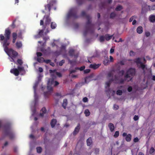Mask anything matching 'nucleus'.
Here are the masks:
<instances>
[{
    "label": "nucleus",
    "instance_id": "obj_18",
    "mask_svg": "<svg viewBox=\"0 0 155 155\" xmlns=\"http://www.w3.org/2000/svg\"><path fill=\"white\" fill-rule=\"evenodd\" d=\"M150 21L151 22H155V15H151L149 17Z\"/></svg>",
    "mask_w": 155,
    "mask_h": 155
},
{
    "label": "nucleus",
    "instance_id": "obj_20",
    "mask_svg": "<svg viewBox=\"0 0 155 155\" xmlns=\"http://www.w3.org/2000/svg\"><path fill=\"white\" fill-rule=\"evenodd\" d=\"M92 138L90 137L87 140V143L88 146H90L92 143Z\"/></svg>",
    "mask_w": 155,
    "mask_h": 155
},
{
    "label": "nucleus",
    "instance_id": "obj_47",
    "mask_svg": "<svg viewBox=\"0 0 155 155\" xmlns=\"http://www.w3.org/2000/svg\"><path fill=\"white\" fill-rule=\"evenodd\" d=\"M64 63L65 60H62L59 62V65L60 66H62Z\"/></svg>",
    "mask_w": 155,
    "mask_h": 155
},
{
    "label": "nucleus",
    "instance_id": "obj_4",
    "mask_svg": "<svg viewBox=\"0 0 155 155\" xmlns=\"http://www.w3.org/2000/svg\"><path fill=\"white\" fill-rule=\"evenodd\" d=\"M50 12H49L48 15H45L43 18V20L40 21V25H43V27L44 29L47 28L48 25H49L51 22V18L50 17Z\"/></svg>",
    "mask_w": 155,
    "mask_h": 155
},
{
    "label": "nucleus",
    "instance_id": "obj_7",
    "mask_svg": "<svg viewBox=\"0 0 155 155\" xmlns=\"http://www.w3.org/2000/svg\"><path fill=\"white\" fill-rule=\"evenodd\" d=\"M67 17L68 18L71 17H72L74 18H78V16L77 15V11L74 8L71 9L68 13Z\"/></svg>",
    "mask_w": 155,
    "mask_h": 155
},
{
    "label": "nucleus",
    "instance_id": "obj_61",
    "mask_svg": "<svg viewBox=\"0 0 155 155\" xmlns=\"http://www.w3.org/2000/svg\"><path fill=\"white\" fill-rule=\"evenodd\" d=\"M135 17L134 16H133L131 17L129 19V21L130 22H131L133 20H134V18H135Z\"/></svg>",
    "mask_w": 155,
    "mask_h": 155
},
{
    "label": "nucleus",
    "instance_id": "obj_13",
    "mask_svg": "<svg viewBox=\"0 0 155 155\" xmlns=\"http://www.w3.org/2000/svg\"><path fill=\"white\" fill-rule=\"evenodd\" d=\"M108 127L111 132H112L114 130L115 127L113 124L112 123H110L108 125Z\"/></svg>",
    "mask_w": 155,
    "mask_h": 155
},
{
    "label": "nucleus",
    "instance_id": "obj_62",
    "mask_svg": "<svg viewBox=\"0 0 155 155\" xmlns=\"http://www.w3.org/2000/svg\"><path fill=\"white\" fill-rule=\"evenodd\" d=\"M44 32V30L43 29L40 30L38 34L41 35H42Z\"/></svg>",
    "mask_w": 155,
    "mask_h": 155
},
{
    "label": "nucleus",
    "instance_id": "obj_37",
    "mask_svg": "<svg viewBox=\"0 0 155 155\" xmlns=\"http://www.w3.org/2000/svg\"><path fill=\"white\" fill-rule=\"evenodd\" d=\"M77 1L78 4L79 5H81L83 3L84 0H77Z\"/></svg>",
    "mask_w": 155,
    "mask_h": 155
},
{
    "label": "nucleus",
    "instance_id": "obj_30",
    "mask_svg": "<svg viewBox=\"0 0 155 155\" xmlns=\"http://www.w3.org/2000/svg\"><path fill=\"white\" fill-rule=\"evenodd\" d=\"M54 82V79L53 78L49 79L48 81V84L49 85L50 84H53Z\"/></svg>",
    "mask_w": 155,
    "mask_h": 155
},
{
    "label": "nucleus",
    "instance_id": "obj_56",
    "mask_svg": "<svg viewBox=\"0 0 155 155\" xmlns=\"http://www.w3.org/2000/svg\"><path fill=\"white\" fill-rule=\"evenodd\" d=\"M51 61V60L49 59L45 60L44 62H45L46 64H48L50 63V62Z\"/></svg>",
    "mask_w": 155,
    "mask_h": 155
},
{
    "label": "nucleus",
    "instance_id": "obj_35",
    "mask_svg": "<svg viewBox=\"0 0 155 155\" xmlns=\"http://www.w3.org/2000/svg\"><path fill=\"white\" fill-rule=\"evenodd\" d=\"M122 91L120 90H118L116 92V94L118 95H121L122 94Z\"/></svg>",
    "mask_w": 155,
    "mask_h": 155
},
{
    "label": "nucleus",
    "instance_id": "obj_24",
    "mask_svg": "<svg viewBox=\"0 0 155 155\" xmlns=\"http://www.w3.org/2000/svg\"><path fill=\"white\" fill-rule=\"evenodd\" d=\"M67 104V100L66 99H64L63 100V103L62 104L63 107L65 109Z\"/></svg>",
    "mask_w": 155,
    "mask_h": 155
},
{
    "label": "nucleus",
    "instance_id": "obj_55",
    "mask_svg": "<svg viewBox=\"0 0 155 155\" xmlns=\"http://www.w3.org/2000/svg\"><path fill=\"white\" fill-rule=\"evenodd\" d=\"M90 71V70L89 69H87L84 71V74H87L89 73Z\"/></svg>",
    "mask_w": 155,
    "mask_h": 155
},
{
    "label": "nucleus",
    "instance_id": "obj_16",
    "mask_svg": "<svg viewBox=\"0 0 155 155\" xmlns=\"http://www.w3.org/2000/svg\"><path fill=\"white\" fill-rule=\"evenodd\" d=\"M57 122V120L55 119H53L51 120L50 124L51 127L52 128H53L54 127Z\"/></svg>",
    "mask_w": 155,
    "mask_h": 155
},
{
    "label": "nucleus",
    "instance_id": "obj_14",
    "mask_svg": "<svg viewBox=\"0 0 155 155\" xmlns=\"http://www.w3.org/2000/svg\"><path fill=\"white\" fill-rule=\"evenodd\" d=\"M46 108L45 107H43L41 110V111L42 112V113H41L40 114V116L41 117H43L44 114L46 113Z\"/></svg>",
    "mask_w": 155,
    "mask_h": 155
},
{
    "label": "nucleus",
    "instance_id": "obj_53",
    "mask_svg": "<svg viewBox=\"0 0 155 155\" xmlns=\"http://www.w3.org/2000/svg\"><path fill=\"white\" fill-rule=\"evenodd\" d=\"M56 74L58 77H62V74L60 72H56Z\"/></svg>",
    "mask_w": 155,
    "mask_h": 155
},
{
    "label": "nucleus",
    "instance_id": "obj_44",
    "mask_svg": "<svg viewBox=\"0 0 155 155\" xmlns=\"http://www.w3.org/2000/svg\"><path fill=\"white\" fill-rule=\"evenodd\" d=\"M69 61L70 64L72 65H74L76 63V61H75L69 60Z\"/></svg>",
    "mask_w": 155,
    "mask_h": 155
},
{
    "label": "nucleus",
    "instance_id": "obj_10",
    "mask_svg": "<svg viewBox=\"0 0 155 155\" xmlns=\"http://www.w3.org/2000/svg\"><path fill=\"white\" fill-rule=\"evenodd\" d=\"M12 43L14 44L17 38V34L16 32H13L12 34Z\"/></svg>",
    "mask_w": 155,
    "mask_h": 155
},
{
    "label": "nucleus",
    "instance_id": "obj_51",
    "mask_svg": "<svg viewBox=\"0 0 155 155\" xmlns=\"http://www.w3.org/2000/svg\"><path fill=\"white\" fill-rule=\"evenodd\" d=\"M114 109L116 110L118 109L119 108V106H118L116 105V104H114Z\"/></svg>",
    "mask_w": 155,
    "mask_h": 155
},
{
    "label": "nucleus",
    "instance_id": "obj_41",
    "mask_svg": "<svg viewBox=\"0 0 155 155\" xmlns=\"http://www.w3.org/2000/svg\"><path fill=\"white\" fill-rule=\"evenodd\" d=\"M105 2H102L100 4L99 6L101 7L102 8H105Z\"/></svg>",
    "mask_w": 155,
    "mask_h": 155
},
{
    "label": "nucleus",
    "instance_id": "obj_38",
    "mask_svg": "<svg viewBox=\"0 0 155 155\" xmlns=\"http://www.w3.org/2000/svg\"><path fill=\"white\" fill-rule=\"evenodd\" d=\"M17 62L18 64H19L20 65H22L23 63V62L22 60L20 59H18L17 61Z\"/></svg>",
    "mask_w": 155,
    "mask_h": 155
},
{
    "label": "nucleus",
    "instance_id": "obj_39",
    "mask_svg": "<svg viewBox=\"0 0 155 155\" xmlns=\"http://www.w3.org/2000/svg\"><path fill=\"white\" fill-rule=\"evenodd\" d=\"M16 21V19L14 20L12 22V24L11 25V27H12L13 28H15V23Z\"/></svg>",
    "mask_w": 155,
    "mask_h": 155
},
{
    "label": "nucleus",
    "instance_id": "obj_54",
    "mask_svg": "<svg viewBox=\"0 0 155 155\" xmlns=\"http://www.w3.org/2000/svg\"><path fill=\"white\" fill-rule=\"evenodd\" d=\"M113 74L111 72H109L108 74V77L109 78L112 77L113 76Z\"/></svg>",
    "mask_w": 155,
    "mask_h": 155
},
{
    "label": "nucleus",
    "instance_id": "obj_64",
    "mask_svg": "<svg viewBox=\"0 0 155 155\" xmlns=\"http://www.w3.org/2000/svg\"><path fill=\"white\" fill-rule=\"evenodd\" d=\"M124 62L125 61L124 60H122L120 61L119 63L120 65H124Z\"/></svg>",
    "mask_w": 155,
    "mask_h": 155
},
{
    "label": "nucleus",
    "instance_id": "obj_34",
    "mask_svg": "<svg viewBox=\"0 0 155 155\" xmlns=\"http://www.w3.org/2000/svg\"><path fill=\"white\" fill-rule=\"evenodd\" d=\"M122 9V7L121 5H119L117 6L115 8V10L117 11H120Z\"/></svg>",
    "mask_w": 155,
    "mask_h": 155
},
{
    "label": "nucleus",
    "instance_id": "obj_11",
    "mask_svg": "<svg viewBox=\"0 0 155 155\" xmlns=\"http://www.w3.org/2000/svg\"><path fill=\"white\" fill-rule=\"evenodd\" d=\"M101 64H91L90 65V68L93 69H96L98 68L101 65Z\"/></svg>",
    "mask_w": 155,
    "mask_h": 155
},
{
    "label": "nucleus",
    "instance_id": "obj_9",
    "mask_svg": "<svg viewBox=\"0 0 155 155\" xmlns=\"http://www.w3.org/2000/svg\"><path fill=\"white\" fill-rule=\"evenodd\" d=\"M80 129V124H78L77 127L75 128L74 131H73V134L74 135H75L77 134L79 131Z\"/></svg>",
    "mask_w": 155,
    "mask_h": 155
},
{
    "label": "nucleus",
    "instance_id": "obj_63",
    "mask_svg": "<svg viewBox=\"0 0 155 155\" xmlns=\"http://www.w3.org/2000/svg\"><path fill=\"white\" fill-rule=\"evenodd\" d=\"M65 46L64 45H62L61 47V51H62L63 50H65Z\"/></svg>",
    "mask_w": 155,
    "mask_h": 155
},
{
    "label": "nucleus",
    "instance_id": "obj_3",
    "mask_svg": "<svg viewBox=\"0 0 155 155\" xmlns=\"http://www.w3.org/2000/svg\"><path fill=\"white\" fill-rule=\"evenodd\" d=\"M3 133L5 136H8L10 139L15 137V134L12 129L11 124L9 122L5 123L3 126Z\"/></svg>",
    "mask_w": 155,
    "mask_h": 155
},
{
    "label": "nucleus",
    "instance_id": "obj_27",
    "mask_svg": "<svg viewBox=\"0 0 155 155\" xmlns=\"http://www.w3.org/2000/svg\"><path fill=\"white\" fill-rule=\"evenodd\" d=\"M116 14L114 12H111L110 15V18L113 19L116 17Z\"/></svg>",
    "mask_w": 155,
    "mask_h": 155
},
{
    "label": "nucleus",
    "instance_id": "obj_46",
    "mask_svg": "<svg viewBox=\"0 0 155 155\" xmlns=\"http://www.w3.org/2000/svg\"><path fill=\"white\" fill-rule=\"evenodd\" d=\"M18 70L19 72L24 70V68L23 67H21L20 66L18 67Z\"/></svg>",
    "mask_w": 155,
    "mask_h": 155
},
{
    "label": "nucleus",
    "instance_id": "obj_6",
    "mask_svg": "<svg viewBox=\"0 0 155 155\" xmlns=\"http://www.w3.org/2000/svg\"><path fill=\"white\" fill-rule=\"evenodd\" d=\"M47 2L48 3L45 5V9L46 10H48L49 12H50L51 7L55 5L56 3V0H47Z\"/></svg>",
    "mask_w": 155,
    "mask_h": 155
},
{
    "label": "nucleus",
    "instance_id": "obj_2",
    "mask_svg": "<svg viewBox=\"0 0 155 155\" xmlns=\"http://www.w3.org/2000/svg\"><path fill=\"white\" fill-rule=\"evenodd\" d=\"M81 15L82 17L86 16L87 20L85 25V30L83 33L84 35L85 36H86L88 31L91 34H93L94 32L93 29L94 25L91 23V18L89 15H86V12L84 11H82L81 12Z\"/></svg>",
    "mask_w": 155,
    "mask_h": 155
},
{
    "label": "nucleus",
    "instance_id": "obj_1",
    "mask_svg": "<svg viewBox=\"0 0 155 155\" xmlns=\"http://www.w3.org/2000/svg\"><path fill=\"white\" fill-rule=\"evenodd\" d=\"M11 31L9 28H6L4 35H0V42L4 48L5 51L9 56L15 58L18 54V53L12 48H9L8 46L10 44V39Z\"/></svg>",
    "mask_w": 155,
    "mask_h": 155
},
{
    "label": "nucleus",
    "instance_id": "obj_49",
    "mask_svg": "<svg viewBox=\"0 0 155 155\" xmlns=\"http://www.w3.org/2000/svg\"><path fill=\"white\" fill-rule=\"evenodd\" d=\"M109 62V60H106L104 61L103 63L104 65H107L108 64Z\"/></svg>",
    "mask_w": 155,
    "mask_h": 155
},
{
    "label": "nucleus",
    "instance_id": "obj_19",
    "mask_svg": "<svg viewBox=\"0 0 155 155\" xmlns=\"http://www.w3.org/2000/svg\"><path fill=\"white\" fill-rule=\"evenodd\" d=\"M132 136L130 134H128L125 137V140L127 142H130Z\"/></svg>",
    "mask_w": 155,
    "mask_h": 155
},
{
    "label": "nucleus",
    "instance_id": "obj_33",
    "mask_svg": "<svg viewBox=\"0 0 155 155\" xmlns=\"http://www.w3.org/2000/svg\"><path fill=\"white\" fill-rule=\"evenodd\" d=\"M105 37L104 36H101L99 38V41L101 42H103L104 41Z\"/></svg>",
    "mask_w": 155,
    "mask_h": 155
},
{
    "label": "nucleus",
    "instance_id": "obj_12",
    "mask_svg": "<svg viewBox=\"0 0 155 155\" xmlns=\"http://www.w3.org/2000/svg\"><path fill=\"white\" fill-rule=\"evenodd\" d=\"M69 55L71 56H74V58H77L78 56V54L74 55V50L73 49H70L68 52Z\"/></svg>",
    "mask_w": 155,
    "mask_h": 155
},
{
    "label": "nucleus",
    "instance_id": "obj_26",
    "mask_svg": "<svg viewBox=\"0 0 155 155\" xmlns=\"http://www.w3.org/2000/svg\"><path fill=\"white\" fill-rule=\"evenodd\" d=\"M84 114H85V116L87 117L89 116L90 114V112L89 110L88 109L85 110L84 111Z\"/></svg>",
    "mask_w": 155,
    "mask_h": 155
},
{
    "label": "nucleus",
    "instance_id": "obj_36",
    "mask_svg": "<svg viewBox=\"0 0 155 155\" xmlns=\"http://www.w3.org/2000/svg\"><path fill=\"white\" fill-rule=\"evenodd\" d=\"M50 95L49 92H44V96L45 98L48 97Z\"/></svg>",
    "mask_w": 155,
    "mask_h": 155
},
{
    "label": "nucleus",
    "instance_id": "obj_32",
    "mask_svg": "<svg viewBox=\"0 0 155 155\" xmlns=\"http://www.w3.org/2000/svg\"><path fill=\"white\" fill-rule=\"evenodd\" d=\"M155 150L154 148L152 147L150 148L149 150V153L150 154H151L155 152Z\"/></svg>",
    "mask_w": 155,
    "mask_h": 155
},
{
    "label": "nucleus",
    "instance_id": "obj_50",
    "mask_svg": "<svg viewBox=\"0 0 155 155\" xmlns=\"http://www.w3.org/2000/svg\"><path fill=\"white\" fill-rule=\"evenodd\" d=\"M85 68V66H84L80 67L79 68H76V69L78 68V69H79L81 71H82L84 70Z\"/></svg>",
    "mask_w": 155,
    "mask_h": 155
},
{
    "label": "nucleus",
    "instance_id": "obj_52",
    "mask_svg": "<svg viewBox=\"0 0 155 155\" xmlns=\"http://www.w3.org/2000/svg\"><path fill=\"white\" fill-rule=\"evenodd\" d=\"M83 101L84 102H87L88 101V98L87 97H84L83 99Z\"/></svg>",
    "mask_w": 155,
    "mask_h": 155
},
{
    "label": "nucleus",
    "instance_id": "obj_15",
    "mask_svg": "<svg viewBox=\"0 0 155 155\" xmlns=\"http://www.w3.org/2000/svg\"><path fill=\"white\" fill-rule=\"evenodd\" d=\"M134 61L136 63L137 66H139V64H140L142 62L141 61V59L138 58L134 59Z\"/></svg>",
    "mask_w": 155,
    "mask_h": 155
},
{
    "label": "nucleus",
    "instance_id": "obj_25",
    "mask_svg": "<svg viewBox=\"0 0 155 155\" xmlns=\"http://www.w3.org/2000/svg\"><path fill=\"white\" fill-rule=\"evenodd\" d=\"M37 61L39 63H42L44 62V59L43 57H38L37 58Z\"/></svg>",
    "mask_w": 155,
    "mask_h": 155
},
{
    "label": "nucleus",
    "instance_id": "obj_8",
    "mask_svg": "<svg viewBox=\"0 0 155 155\" xmlns=\"http://www.w3.org/2000/svg\"><path fill=\"white\" fill-rule=\"evenodd\" d=\"M10 72L14 74L15 76H18L19 74V71L17 68H13L10 70Z\"/></svg>",
    "mask_w": 155,
    "mask_h": 155
},
{
    "label": "nucleus",
    "instance_id": "obj_23",
    "mask_svg": "<svg viewBox=\"0 0 155 155\" xmlns=\"http://www.w3.org/2000/svg\"><path fill=\"white\" fill-rule=\"evenodd\" d=\"M57 27V25L54 22H52L51 24V27L52 29H55Z\"/></svg>",
    "mask_w": 155,
    "mask_h": 155
},
{
    "label": "nucleus",
    "instance_id": "obj_59",
    "mask_svg": "<svg viewBox=\"0 0 155 155\" xmlns=\"http://www.w3.org/2000/svg\"><path fill=\"white\" fill-rule=\"evenodd\" d=\"M99 151V149L98 148H96L95 150V153L97 154L98 153Z\"/></svg>",
    "mask_w": 155,
    "mask_h": 155
},
{
    "label": "nucleus",
    "instance_id": "obj_60",
    "mask_svg": "<svg viewBox=\"0 0 155 155\" xmlns=\"http://www.w3.org/2000/svg\"><path fill=\"white\" fill-rule=\"evenodd\" d=\"M139 139L137 137H136L134 139V142L136 143L138 141Z\"/></svg>",
    "mask_w": 155,
    "mask_h": 155
},
{
    "label": "nucleus",
    "instance_id": "obj_58",
    "mask_svg": "<svg viewBox=\"0 0 155 155\" xmlns=\"http://www.w3.org/2000/svg\"><path fill=\"white\" fill-rule=\"evenodd\" d=\"M42 55V54L41 52H37V55L38 57H41Z\"/></svg>",
    "mask_w": 155,
    "mask_h": 155
},
{
    "label": "nucleus",
    "instance_id": "obj_22",
    "mask_svg": "<svg viewBox=\"0 0 155 155\" xmlns=\"http://www.w3.org/2000/svg\"><path fill=\"white\" fill-rule=\"evenodd\" d=\"M112 35L110 36L108 34H106L104 35L105 39L107 41H108L110 40L112 38Z\"/></svg>",
    "mask_w": 155,
    "mask_h": 155
},
{
    "label": "nucleus",
    "instance_id": "obj_17",
    "mask_svg": "<svg viewBox=\"0 0 155 155\" xmlns=\"http://www.w3.org/2000/svg\"><path fill=\"white\" fill-rule=\"evenodd\" d=\"M15 45L16 48L18 49L21 48L22 45V43L21 41H17L15 43Z\"/></svg>",
    "mask_w": 155,
    "mask_h": 155
},
{
    "label": "nucleus",
    "instance_id": "obj_29",
    "mask_svg": "<svg viewBox=\"0 0 155 155\" xmlns=\"http://www.w3.org/2000/svg\"><path fill=\"white\" fill-rule=\"evenodd\" d=\"M37 152L38 153H40L42 151V149L41 147H38L36 148Z\"/></svg>",
    "mask_w": 155,
    "mask_h": 155
},
{
    "label": "nucleus",
    "instance_id": "obj_31",
    "mask_svg": "<svg viewBox=\"0 0 155 155\" xmlns=\"http://www.w3.org/2000/svg\"><path fill=\"white\" fill-rule=\"evenodd\" d=\"M140 66H139H139H138L139 68H141L142 70H144V69L145 68V64H143L142 62L140 64Z\"/></svg>",
    "mask_w": 155,
    "mask_h": 155
},
{
    "label": "nucleus",
    "instance_id": "obj_45",
    "mask_svg": "<svg viewBox=\"0 0 155 155\" xmlns=\"http://www.w3.org/2000/svg\"><path fill=\"white\" fill-rule=\"evenodd\" d=\"M124 73V71L123 70H121L119 71L118 74L121 76H123Z\"/></svg>",
    "mask_w": 155,
    "mask_h": 155
},
{
    "label": "nucleus",
    "instance_id": "obj_48",
    "mask_svg": "<svg viewBox=\"0 0 155 155\" xmlns=\"http://www.w3.org/2000/svg\"><path fill=\"white\" fill-rule=\"evenodd\" d=\"M139 119V117L137 115H135L133 118V119L134 120L137 121Z\"/></svg>",
    "mask_w": 155,
    "mask_h": 155
},
{
    "label": "nucleus",
    "instance_id": "obj_42",
    "mask_svg": "<svg viewBox=\"0 0 155 155\" xmlns=\"http://www.w3.org/2000/svg\"><path fill=\"white\" fill-rule=\"evenodd\" d=\"M112 81H111V79H110V80L106 82V84L107 85V87H109L110 86V84H111V83L112 82Z\"/></svg>",
    "mask_w": 155,
    "mask_h": 155
},
{
    "label": "nucleus",
    "instance_id": "obj_40",
    "mask_svg": "<svg viewBox=\"0 0 155 155\" xmlns=\"http://www.w3.org/2000/svg\"><path fill=\"white\" fill-rule=\"evenodd\" d=\"M119 131H116L114 135V137L115 138H117L118 137L119 135Z\"/></svg>",
    "mask_w": 155,
    "mask_h": 155
},
{
    "label": "nucleus",
    "instance_id": "obj_43",
    "mask_svg": "<svg viewBox=\"0 0 155 155\" xmlns=\"http://www.w3.org/2000/svg\"><path fill=\"white\" fill-rule=\"evenodd\" d=\"M48 85H49L48 84L47 86L48 90L50 92L52 91H53V88L49 86Z\"/></svg>",
    "mask_w": 155,
    "mask_h": 155
},
{
    "label": "nucleus",
    "instance_id": "obj_5",
    "mask_svg": "<svg viewBox=\"0 0 155 155\" xmlns=\"http://www.w3.org/2000/svg\"><path fill=\"white\" fill-rule=\"evenodd\" d=\"M136 74V70L135 68H130L127 71L126 74L124 76V78H128L134 76Z\"/></svg>",
    "mask_w": 155,
    "mask_h": 155
},
{
    "label": "nucleus",
    "instance_id": "obj_28",
    "mask_svg": "<svg viewBox=\"0 0 155 155\" xmlns=\"http://www.w3.org/2000/svg\"><path fill=\"white\" fill-rule=\"evenodd\" d=\"M111 81H115L116 82H117L118 80V78L116 75H115L114 76V78H112L111 79Z\"/></svg>",
    "mask_w": 155,
    "mask_h": 155
},
{
    "label": "nucleus",
    "instance_id": "obj_21",
    "mask_svg": "<svg viewBox=\"0 0 155 155\" xmlns=\"http://www.w3.org/2000/svg\"><path fill=\"white\" fill-rule=\"evenodd\" d=\"M137 33L141 34L143 32V28L141 26L138 27L137 29Z\"/></svg>",
    "mask_w": 155,
    "mask_h": 155
},
{
    "label": "nucleus",
    "instance_id": "obj_57",
    "mask_svg": "<svg viewBox=\"0 0 155 155\" xmlns=\"http://www.w3.org/2000/svg\"><path fill=\"white\" fill-rule=\"evenodd\" d=\"M132 88L131 86H129L127 88V91L129 92H131L132 90Z\"/></svg>",
    "mask_w": 155,
    "mask_h": 155
}]
</instances>
